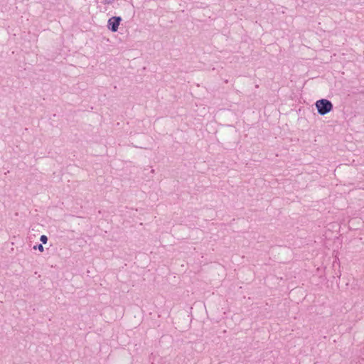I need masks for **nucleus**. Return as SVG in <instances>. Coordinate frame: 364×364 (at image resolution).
Segmentation results:
<instances>
[{"label": "nucleus", "mask_w": 364, "mask_h": 364, "mask_svg": "<svg viewBox=\"0 0 364 364\" xmlns=\"http://www.w3.org/2000/svg\"><path fill=\"white\" fill-rule=\"evenodd\" d=\"M315 105L318 113L321 115H325L328 114L333 109V104L331 101L326 99L317 100Z\"/></svg>", "instance_id": "f257e3e1"}, {"label": "nucleus", "mask_w": 364, "mask_h": 364, "mask_svg": "<svg viewBox=\"0 0 364 364\" xmlns=\"http://www.w3.org/2000/svg\"><path fill=\"white\" fill-rule=\"evenodd\" d=\"M122 21L121 17L114 16L108 20V27L112 32H116L118 30L119 25Z\"/></svg>", "instance_id": "f03ea898"}, {"label": "nucleus", "mask_w": 364, "mask_h": 364, "mask_svg": "<svg viewBox=\"0 0 364 364\" xmlns=\"http://www.w3.org/2000/svg\"><path fill=\"white\" fill-rule=\"evenodd\" d=\"M115 0H100V2L105 5L112 4Z\"/></svg>", "instance_id": "7ed1b4c3"}, {"label": "nucleus", "mask_w": 364, "mask_h": 364, "mask_svg": "<svg viewBox=\"0 0 364 364\" xmlns=\"http://www.w3.org/2000/svg\"><path fill=\"white\" fill-rule=\"evenodd\" d=\"M34 249H38L40 252H43L44 247L41 244L34 246Z\"/></svg>", "instance_id": "20e7f679"}, {"label": "nucleus", "mask_w": 364, "mask_h": 364, "mask_svg": "<svg viewBox=\"0 0 364 364\" xmlns=\"http://www.w3.org/2000/svg\"><path fill=\"white\" fill-rule=\"evenodd\" d=\"M40 240L43 243L46 244L48 241V237L46 235H41Z\"/></svg>", "instance_id": "39448f33"}]
</instances>
